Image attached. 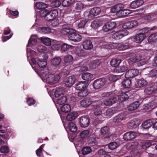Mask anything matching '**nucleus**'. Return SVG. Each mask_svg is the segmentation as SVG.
I'll return each mask as SVG.
<instances>
[{
  "label": "nucleus",
  "mask_w": 157,
  "mask_h": 157,
  "mask_svg": "<svg viewBox=\"0 0 157 157\" xmlns=\"http://www.w3.org/2000/svg\"><path fill=\"white\" fill-rule=\"evenodd\" d=\"M41 77L43 80L46 81L49 84H55L59 82L60 76L59 74L56 75L52 74L51 71L48 69H45L41 74Z\"/></svg>",
  "instance_id": "f257e3e1"
},
{
  "label": "nucleus",
  "mask_w": 157,
  "mask_h": 157,
  "mask_svg": "<svg viewBox=\"0 0 157 157\" xmlns=\"http://www.w3.org/2000/svg\"><path fill=\"white\" fill-rule=\"evenodd\" d=\"M37 36L36 35H32L29 41V43L27 45V57H31L35 54V52L28 48V46H30L31 45H35L37 43Z\"/></svg>",
  "instance_id": "f03ea898"
},
{
  "label": "nucleus",
  "mask_w": 157,
  "mask_h": 157,
  "mask_svg": "<svg viewBox=\"0 0 157 157\" xmlns=\"http://www.w3.org/2000/svg\"><path fill=\"white\" fill-rule=\"evenodd\" d=\"M109 96V98L106 99L103 101L104 104L106 106H110L115 103L117 101V98L111 92L105 93L102 94V97Z\"/></svg>",
  "instance_id": "7ed1b4c3"
},
{
  "label": "nucleus",
  "mask_w": 157,
  "mask_h": 157,
  "mask_svg": "<svg viewBox=\"0 0 157 157\" xmlns=\"http://www.w3.org/2000/svg\"><path fill=\"white\" fill-rule=\"evenodd\" d=\"M104 48L107 49H116L119 50H125L128 48L127 45H124L122 43L119 44L111 43L108 44H105L104 45Z\"/></svg>",
  "instance_id": "20e7f679"
},
{
  "label": "nucleus",
  "mask_w": 157,
  "mask_h": 157,
  "mask_svg": "<svg viewBox=\"0 0 157 157\" xmlns=\"http://www.w3.org/2000/svg\"><path fill=\"white\" fill-rule=\"evenodd\" d=\"M117 26L116 23L113 21H110L106 23L103 26V30L105 32L108 33H110L113 32V30Z\"/></svg>",
  "instance_id": "39448f33"
},
{
  "label": "nucleus",
  "mask_w": 157,
  "mask_h": 157,
  "mask_svg": "<svg viewBox=\"0 0 157 157\" xmlns=\"http://www.w3.org/2000/svg\"><path fill=\"white\" fill-rule=\"evenodd\" d=\"M105 10V8L104 6L101 7V8L98 7L94 8L90 11L87 17L89 18L94 17L99 14L101 11L104 12Z\"/></svg>",
  "instance_id": "423d86ee"
},
{
  "label": "nucleus",
  "mask_w": 157,
  "mask_h": 157,
  "mask_svg": "<svg viewBox=\"0 0 157 157\" xmlns=\"http://www.w3.org/2000/svg\"><path fill=\"white\" fill-rule=\"evenodd\" d=\"M138 24V22L136 20L127 21L123 23L122 27L124 29H131L137 26Z\"/></svg>",
  "instance_id": "0eeeda50"
},
{
  "label": "nucleus",
  "mask_w": 157,
  "mask_h": 157,
  "mask_svg": "<svg viewBox=\"0 0 157 157\" xmlns=\"http://www.w3.org/2000/svg\"><path fill=\"white\" fill-rule=\"evenodd\" d=\"M69 39L71 41L75 42L81 41L82 37L81 35L75 33V30L74 29L73 32L71 33L68 36Z\"/></svg>",
  "instance_id": "6e6552de"
},
{
  "label": "nucleus",
  "mask_w": 157,
  "mask_h": 157,
  "mask_svg": "<svg viewBox=\"0 0 157 157\" xmlns=\"http://www.w3.org/2000/svg\"><path fill=\"white\" fill-rule=\"evenodd\" d=\"M90 123V119L87 116H82L79 119V123L80 126L83 128L88 126Z\"/></svg>",
  "instance_id": "1a4fd4ad"
},
{
  "label": "nucleus",
  "mask_w": 157,
  "mask_h": 157,
  "mask_svg": "<svg viewBox=\"0 0 157 157\" xmlns=\"http://www.w3.org/2000/svg\"><path fill=\"white\" fill-rule=\"evenodd\" d=\"M105 78H101L95 80L93 83V86L95 89H98L102 87L105 84Z\"/></svg>",
  "instance_id": "9d476101"
},
{
  "label": "nucleus",
  "mask_w": 157,
  "mask_h": 157,
  "mask_svg": "<svg viewBox=\"0 0 157 157\" xmlns=\"http://www.w3.org/2000/svg\"><path fill=\"white\" fill-rule=\"evenodd\" d=\"M139 73V71L138 69L132 68L129 69L126 72L125 76L127 78H133L137 75Z\"/></svg>",
  "instance_id": "9b49d317"
},
{
  "label": "nucleus",
  "mask_w": 157,
  "mask_h": 157,
  "mask_svg": "<svg viewBox=\"0 0 157 157\" xmlns=\"http://www.w3.org/2000/svg\"><path fill=\"white\" fill-rule=\"evenodd\" d=\"M128 34L127 31L124 30H120L117 31L113 35V38L117 40L122 38Z\"/></svg>",
  "instance_id": "f8f14e48"
},
{
  "label": "nucleus",
  "mask_w": 157,
  "mask_h": 157,
  "mask_svg": "<svg viewBox=\"0 0 157 157\" xmlns=\"http://www.w3.org/2000/svg\"><path fill=\"white\" fill-rule=\"evenodd\" d=\"M146 36L144 33H139L132 37L131 39L133 41L137 43H141L145 38Z\"/></svg>",
  "instance_id": "ddd939ff"
},
{
  "label": "nucleus",
  "mask_w": 157,
  "mask_h": 157,
  "mask_svg": "<svg viewBox=\"0 0 157 157\" xmlns=\"http://www.w3.org/2000/svg\"><path fill=\"white\" fill-rule=\"evenodd\" d=\"M96 102V101H93L92 99L87 98L82 101L80 104L82 107L87 108L91 104L93 106H95Z\"/></svg>",
  "instance_id": "4468645a"
},
{
  "label": "nucleus",
  "mask_w": 157,
  "mask_h": 157,
  "mask_svg": "<svg viewBox=\"0 0 157 157\" xmlns=\"http://www.w3.org/2000/svg\"><path fill=\"white\" fill-rule=\"evenodd\" d=\"M76 80L75 77L72 75L67 77L64 81V84L66 86L71 87L75 83Z\"/></svg>",
  "instance_id": "2eb2a0df"
},
{
  "label": "nucleus",
  "mask_w": 157,
  "mask_h": 157,
  "mask_svg": "<svg viewBox=\"0 0 157 157\" xmlns=\"http://www.w3.org/2000/svg\"><path fill=\"white\" fill-rule=\"evenodd\" d=\"M151 145L152 144L151 141H148L146 142L142 145L141 149H139L136 151L135 154V155L137 156H140L143 152L144 150L150 147Z\"/></svg>",
  "instance_id": "dca6fc26"
},
{
  "label": "nucleus",
  "mask_w": 157,
  "mask_h": 157,
  "mask_svg": "<svg viewBox=\"0 0 157 157\" xmlns=\"http://www.w3.org/2000/svg\"><path fill=\"white\" fill-rule=\"evenodd\" d=\"M124 8V6L123 4H118L113 6L111 8V11L112 13H116V16L118 17V13L121 12Z\"/></svg>",
  "instance_id": "f3484780"
},
{
  "label": "nucleus",
  "mask_w": 157,
  "mask_h": 157,
  "mask_svg": "<svg viewBox=\"0 0 157 157\" xmlns=\"http://www.w3.org/2000/svg\"><path fill=\"white\" fill-rule=\"evenodd\" d=\"M137 136L136 132H128L125 133L123 135V138L126 140H130L135 138Z\"/></svg>",
  "instance_id": "a211bd4d"
},
{
  "label": "nucleus",
  "mask_w": 157,
  "mask_h": 157,
  "mask_svg": "<svg viewBox=\"0 0 157 157\" xmlns=\"http://www.w3.org/2000/svg\"><path fill=\"white\" fill-rule=\"evenodd\" d=\"M157 104V98H156L155 100L152 101L148 104H144V109L147 112L151 110L153 107L155 106Z\"/></svg>",
  "instance_id": "6ab92c4d"
},
{
  "label": "nucleus",
  "mask_w": 157,
  "mask_h": 157,
  "mask_svg": "<svg viewBox=\"0 0 157 157\" xmlns=\"http://www.w3.org/2000/svg\"><path fill=\"white\" fill-rule=\"evenodd\" d=\"M126 90L127 91H126L125 89H124L122 92L120 93L118 96V100L119 101H124L128 99L129 97L126 93L129 90Z\"/></svg>",
  "instance_id": "aec40b11"
},
{
  "label": "nucleus",
  "mask_w": 157,
  "mask_h": 157,
  "mask_svg": "<svg viewBox=\"0 0 157 157\" xmlns=\"http://www.w3.org/2000/svg\"><path fill=\"white\" fill-rule=\"evenodd\" d=\"M102 105V103L100 101H97L95 103V106H93L95 109L94 114L95 115H100L102 113L101 111L100 108Z\"/></svg>",
  "instance_id": "412c9836"
},
{
  "label": "nucleus",
  "mask_w": 157,
  "mask_h": 157,
  "mask_svg": "<svg viewBox=\"0 0 157 157\" xmlns=\"http://www.w3.org/2000/svg\"><path fill=\"white\" fill-rule=\"evenodd\" d=\"M88 85V82L85 81H81L76 85L75 89L77 90H81L86 88H87Z\"/></svg>",
  "instance_id": "4be33fe9"
},
{
  "label": "nucleus",
  "mask_w": 157,
  "mask_h": 157,
  "mask_svg": "<svg viewBox=\"0 0 157 157\" xmlns=\"http://www.w3.org/2000/svg\"><path fill=\"white\" fill-rule=\"evenodd\" d=\"M140 105V103L139 101H136L130 104L128 106V110L129 112H132L137 109Z\"/></svg>",
  "instance_id": "5701e85b"
},
{
  "label": "nucleus",
  "mask_w": 157,
  "mask_h": 157,
  "mask_svg": "<svg viewBox=\"0 0 157 157\" xmlns=\"http://www.w3.org/2000/svg\"><path fill=\"white\" fill-rule=\"evenodd\" d=\"M83 48L87 50H89L93 48V45L92 42L89 40H86L83 42L82 44Z\"/></svg>",
  "instance_id": "b1692460"
},
{
  "label": "nucleus",
  "mask_w": 157,
  "mask_h": 157,
  "mask_svg": "<svg viewBox=\"0 0 157 157\" xmlns=\"http://www.w3.org/2000/svg\"><path fill=\"white\" fill-rule=\"evenodd\" d=\"M62 42L61 41H57L56 40H53L52 41V46L51 48L54 50H59L61 47V45Z\"/></svg>",
  "instance_id": "393cba45"
},
{
  "label": "nucleus",
  "mask_w": 157,
  "mask_h": 157,
  "mask_svg": "<svg viewBox=\"0 0 157 157\" xmlns=\"http://www.w3.org/2000/svg\"><path fill=\"white\" fill-rule=\"evenodd\" d=\"M144 2L143 0H136L132 2L130 6L132 9H135L143 5Z\"/></svg>",
  "instance_id": "a878e982"
},
{
  "label": "nucleus",
  "mask_w": 157,
  "mask_h": 157,
  "mask_svg": "<svg viewBox=\"0 0 157 157\" xmlns=\"http://www.w3.org/2000/svg\"><path fill=\"white\" fill-rule=\"evenodd\" d=\"M138 145V142L135 141L128 143L126 144L125 147L127 149L131 150L135 148Z\"/></svg>",
  "instance_id": "bb28decb"
},
{
  "label": "nucleus",
  "mask_w": 157,
  "mask_h": 157,
  "mask_svg": "<svg viewBox=\"0 0 157 157\" xmlns=\"http://www.w3.org/2000/svg\"><path fill=\"white\" fill-rule=\"evenodd\" d=\"M74 29L66 27V25H63L62 29L61 30V33L63 35L70 34L71 33L73 32Z\"/></svg>",
  "instance_id": "cd10ccee"
},
{
  "label": "nucleus",
  "mask_w": 157,
  "mask_h": 157,
  "mask_svg": "<svg viewBox=\"0 0 157 157\" xmlns=\"http://www.w3.org/2000/svg\"><path fill=\"white\" fill-rule=\"evenodd\" d=\"M147 84V82L144 79H141L136 81L135 86L137 88H141L146 86Z\"/></svg>",
  "instance_id": "c85d7f7f"
},
{
  "label": "nucleus",
  "mask_w": 157,
  "mask_h": 157,
  "mask_svg": "<svg viewBox=\"0 0 157 157\" xmlns=\"http://www.w3.org/2000/svg\"><path fill=\"white\" fill-rule=\"evenodd\" d=\"M157 89L153 86L146 88L144 90V94L146 97H147L155 92Z\"/></svg>",
  "instance_id": "c756f323"
},
{
  "label": "nucleus",
  "mask_w": 157,
  "mask_h": 157,
  "mask_svg": "<svg viewBox=\"0 0 157 157\" xmlns=\"http://www.w3.org/2000/svg\"><path fill=\"white\" fill-rule=\"evenodd\" d=\"M58 14V11L56 10L49 11V14L48 15V20H52L56 17Z\"/></svg>",
  "instance_id": "7c9ffc66"
},
{
  "label": "nucleus",
  "mask_w": 157,
  "mask_h": 157,
  "mask_svg": "<svg viewBox=\"0 0 157 157\" xmlns=\"http://www.w3.org/2000/svg\"><path fill=\"white\" fill-rule=\"evenodd\" d=\"M61 62V59L60 57L56 56L52 59L51 63L52 65L53 66L57 67L60 65Z\"/></svg>",
  "instance_id": "2f4dec72"
},
{
  "label": "nucleus",
  "mask_w": 157,
  "mask_h": 157,
  "mask_svg": "<svg viewBox=\"0 0 157 157\" xmlns=\"http://www.w3.org/2000/svg\"><path fill=\"white\" fill-rule=\"evenodd\" d=\"M84 7V5L81 2H78L75 6L76 10H78L79 12H78V14L75 15V18H78L80 16V12Z\"/></svg>",
  "instance_id": "473e14b6"
},
{
  "label": "nucleus",
  "mask_w": 157,
  "mask_h": 157,
  "mask_svg": "<svg viewBox=\"0 0 157 157\" xmlns=\"http://www.w3.org/2000/svg\"><path fill=\"white\" fill-rule=\"evenodd\" d=\"M132 13V11L129 10L123 9L121 12L118 13V17H123L128 16Z\"/></svg>",
  "instance_id": "72a5a7b5"
},
{
  "label": "nucleus",
  "mask_w": 157,
  "mask_h": 157,
  "mask_svg": "<svg viewBox=\"0 0 157 157\" xmlns=\"http://www.w3.org/2000/svg\"><path fill=\"white\" fill-rule=\"evenodd\" d=\"M78 116V114L76 112H72L67 115L66 119L68 121H72L76 119Z\"/></svg>",
  "instance_id": "f704fd0d"
},
{
  "label": "nucleus",
  "mask_w": 157,
  "mask_h": 157,
  "mask_svg": "<svg viewBox=\"0 0 157 157\" xmlns=\"http://www.w3.org/2000/svg\"><path fill=\"white\" fill-rule=\"evenodd\" d=\"M125 117V115L124 114H118L114 118L113 121L116 124H118L124 119Z\"/></svg>",
  "instance_id": "c9c22d12"
},
{
  "label": "nucleus",
  "mask_w": 157,
  "mask_h": 157,
  "mask_svg": "<svg viewBox=\"0 0 157 157\" xmlns=\"http://www.w3.org/2000/svg\"><path fill=\"white\" fill-rule=\"evenodd\" d=\"M101 134L105 137L107 136L110 133V129L109 127L105 126L101 128L100 130Z\"/></svg>",
  "instance_id": "e433bc0d"
},
{
  "label": "nucleus",
  "mask_w": 157,
  "mask_h": 157,
  "mask_svg": "<svg viewBox=\"0 0 157 157\" xmlns=\"http://www.w3.org/2000/svg\"><path fill=\"white\" fill-rule=\"evenodd\" d=\"M90 93V91L87 88H86L81 90L78 93V96L81 97H84L87 96Z\"/></svg>",
  "instance_id": "4c0bfd02"
},
{
  "label": "nucleus",
  "mask_w": 157,
  "mask_h": 157,
  "mask_svg": "<svg viewBox=\"0 0 157 157\" xmlns=\"http://www.w3.org/2000/svg\"><path fill=\"white\" fill-rule=\"evenodd\" d=\"M102 23L101 19H97L92 22L91 24V27L94 29L97 28L101 25Z\"/></svg>",
  "instance_id": "58836bf2"
},
{
  "label": "nucleus",
  "mask_w": 157,
  "mask_h": 157,
  "mask_svg": "<svg viewBox=\"0 0 157 157\" xmlns=\"http://www.w3.org/2000/svg\"><path fill=\"white\" fill-rule=\"evenodd\" d=\"M82 79L86 81H89L93 79V75L89 73H85L82 75Z\"/></svg>",
  "instance_id": "ea45409f"
},
{
  "label": "nucleus",
  "mask_w": 157,
  "mask_h": 157,
  "mask_svg": "<svg viewBox=\"0 0 157 157\" xmlns=\"http://www.w3.org/2000/svg\"><path fill=\"white\" fill-rule=\"evenodd\" d=\"M140 124V121L135 119L134 121H131L128 124L129 128H135L138 127Z\"/></svg>",
  "instance_id": "a19ab883"
},
{
  "label": "nucleus",
  "mask_w": 157,
  "mask_h": 157,
  "mask_svg": "<svg viewBox=\"0 0 157 157\" xmlns=\"http://www.w3.org/2000/svg\"><path fill=\"white\" fill-rule=\"evenodd\" d=\"M153 121L151 119L148 120L144 122L142 124V126L144 128H148L153 125Z\"/></svg>",
  "instance_id": "79ce46f5"
},
{
  "label": "nucleus",
  "mask_w": 157,
  "mask_h": 157,
  "mask_svg": "<svg viewBox=\"0 0 157 157\" xmlns=\"http://www.w3.org/2000/svg\"><path fill=\"white\" fill-rule=\"evenodd\" d=\"M121 60L120 59L117 58H113L112 59L110 62V64L113 67H116L118 66L121 63Z\"/></svg>",
  "instance_id": "37998d69"
},
{
  "label": "nucleus",
  "mask_w": 157,
  "mask_h": 157,
  "mask_svg": "<svg viewBox=\"0 0 157 157\" xmlns=\"http://www.w3.org/2000/svg\"><path fill=\"white\" fill-rule=\"evenodd\" d=\"M117 110V108L113 107L108 109L106 111V115L108 117H110L116 113Z\"/></svg>",
  "instance_id": "c03bdc74"
},
{
  "label": "nucleus",
  "mask_w": 157,
  "mask_h": 157,
  "mask_svg": "<svg viewBox=\"0 0 157 157\" xmlns=\"http://www.w3.org/2000/svg\"><path fill=\"white\" fill-rule=\"evenodd\" d=\"M37 64L40 67L42 68L46 67L47 63L46 61L43 60L42 58L40 56L38 58Z\"/></svg>",
  "instance_id": "a18cd8bd"
},
{
  "label": "nucleus",
  "mask_w": 157,
  "mask_h": 157,
  "mask_svg": "<svg viewBox=\"0 0 157 157\" xmlns=\"http://www.w3.org/2000/svg\"><path fill=\"white\" fill-rule=\"evenodd\" d=\"M61 47L62 51L65 52L69 49H73L74 46L66 43H62L61 45Z\"/></svg>",
  "instance_id": "49530a36"
},
{
  "label": "nucleus",
  "mask_w": 157,
  "mask_h": 157,
  "mask_svg": "<svg viewBox=\"0 0 157 157\" xmlns=\"http://www.w3.org/2000/svg\"><path fill=\"white\" fill-rule=\"evenodd\" d=\"M120 145V143L118 142H112L109 144L108 147L111 150H114L117 148Z\"/></svg>",
  "instance_id": "de8ad7c7"
},
{
  "label": "nucleus",
  "mask_w": 157,
  "mask_h": 157,
  "mask_svg": "<svg viewBox=\"0 0 157 157\" xmlns=\"http://www.w3.org/2000/svg\"><path fill=\"white\" fill-rule=\"evenodd\" d=\"M123 87L126 89H129L131 84V81L130 79H127L124 80L122 82Z\"/></svg>",
  "instance_id": "09e8293b"
},
{
  "label": "nucleus",
  "mask_w": 157,
  "mask_h": 157,
  "mask_svg": "<svg viewBox=\"0 0 157 157\" xmlns=\"http://www.w3.org/2000/svg\"><path fill=\"white\" fill-rule=\"evenodd\" d=\"M127 69V67L125 66H121L114 69V71L117 73H121L125 71Z\"/></svg>",
  "instance_id": "8fccbe9b"
},
{
  "label": "nucleus",
  "mask_w": 157,
  "mask_h": 157,
  "mask_svg": "<svg viewBox=\"0 0 157 157\" xmlns=\"http://www.w3.org/2000/svg\"><path fill=\"white\" fill-rule=\"evenodd\" d=\"M68 127L70 131L72 132H75L77 131V128L76 125L72 122L69 123Z\"/></svg>",
  "instance_id": "3c124183"
},
{
  "label": "nucleus",
  "mask_w": 157,
  "mask_h": 157,
  "mask_svg": "<svg viewBox=\"0 0 157 157\" xmlns=\"http://www.w3.org/2000/svg\"><path fill=\"white\" fill-rule=\"evenodd\" d=\"M61 110L63 112L67 113L71 110V106L67 104L64 105L61 107Z\"/></svg>",
  "instance_id": "603ef678"
},
{
  "label": "nucleus",
  "mask_w": 157,
  "mask_h": 157,
  "mask_svg": "<svg viewBox=\"0 0 157 157\" xmlns=\"http://www.w3.org/2000/svg\"><path fill=\"white\" fill-rule=\"evenodd\" d=\"M73 59V56L70 55H68L64 56L63 61L65 63H68L72 62Z\"/></svg>",
  "instance_id": "864d4df0"
},
{
  "label": "nucleus",
  "mask_w": 157,
  "mask_h": 157,
  "mask_svg": "<svg viewBox=\"0 0 157 157\" xmlns=\"http://www.w3.org/2000/svg\"><path fill=\"white\" fill-rule=\"evenodd\" d=\"M41 40L42 43L47 46H49L52 43L50 39L47 37L41 38Z\"/></svg>",
  "instance_id": "5fc2aeb1"
},
{
  "label": "nucleus",
  "mask_w": 157,
  "mask_h": 157,
  "mask_svg": "<svg viewBox=\"0 0 157 157\" xmlns=\"http://www.w3.org/2000/svg\"><path fill=\"white\" fill-rule=\"evenodd\" d=\"M75 2V0H63L62 5L64 6H69L74 3Z\"/></svg>",
  "instance_id": "6e6d98bb"
},
{
  "label": "nucleus",
  "mask_w": 157,
  "mask_h": 157,
  "mask_svg": "<svg viewBox=\"0 0 157 157\" xmlns=\"http://www.w3.org/2000/svg\"><path fill=\"white\" fill-rule=\"evenodd\" d=\"M67 101V98L65 96H63L59 98L57 101V103L59 105L65 103Z\"/></svg>",
  "instance_id": "4d7b16f0"
},
{
  "label": "nucleus",
  "mask_w": 157,
  "mask_h": 157,
  "mask_svg": "<svg viewBox=\"0 0 157 157\" xmlns=\"http://www.w3.org/2000/svg\"><path fill=\"white\" fill-rule=\"evenodd\" d=\"M40 14L41 17H44L46 19L48 20L47 15L49 14V10L45 9L41 10L40 11Z\"/></svg>",
  "instance_id": "13d9d810"
},
{
  "label": "nucleus",
  "mask_w": 157,
  "mask_h": 157,
  "mask_svg": "<svg viewBox=\"0 0 157 157\" xmlns=\"http://www.w3.org/2000/svg\"><path fill=\"white\" fill-rule=\"evenodd\" d=\"M36 7L39 9H45L47 7V5L42 2H38L36 4Z\"/></svg>",
  "instance_id": "bf43d9fd"
},
{
  "label": "nucleus",
  "mask_w": 157,
  "mask_h": 157,
  "mask_svg": "<svg viewBox=\"0 0 157 157\" xmlns=\"http://www.w3.org/2000/svg\"><path fill=\"white\" fill-rule=\"evenodd\" d=\"M40 32L45 33H49L51 32V29L48 27H42L39 28Z\"/></svg>",
  "instance_id": "052dcab7"
},
{
  "label": "nucleus",
  "mask_w": 157,
  "mask_h": 157,
  "mask_svg": "<svg viewBox=\"0 0 157 157\" xmlns=\"http://www.w3.org/2000/svg\"><path fill=\"white\" fill-rule=\"evenodd\" d=\"M91 151V149L89 147H84L82 150V154L84 155H86L90 153Z\"/></svg>",
  "instance_id": "680f3d73"
},
{
  "label": "nucleus",
  "mask_w": 157,
  "mask_h": 157,
  "mask_svg": "<svg viewBox=\"0 0 157 157\" xmlns=\"http://www.w3.org/2000/svg\"><path fill=\"white\" fill-rule=\"evenodd\" d=\"M9 149L7 146H2L0 148V151L2 153H7L9 152Z\"/></svg>",
  "instance_id": "e2e57ef3"
},
{
  "label": "nucleus",
  "mask_w": 157,
  "mask_h": 157,
  "mask_svg": "<svg viewBox=\"0 0 157 157\" xmlns=\"http://www.w3.org/2000/svg\"><path fill=\"white\" fill-rule=\"evenodd\" d=\"M89 131L88 130H85L82 131L80 133V136L81 138L86 137L89 134Z\"/></svg>",
  "instance_id": "0e129e2a"
},
{
  "label": "nucleus",
  "mask_w": 157,
  "mask_h": 157,
  "mask_svg": "<svg viewBox=\"0 0 157 157\" xmlns=\"http://www.w3.org/2000/svg\"><path fill=\"white\" fill-rule=\"evenodd\" d=\"M61 5V2L59 0H55L52 2L51 6L52 7H59Z\"/></svg>",
  "instance_id": "69168bd1"
},
{
  "label": "nucleus",
  "mask_w": 157,
  "mask_h": 157,
  "mask_svg": "<svg viewBox=\"0 0 157 157\" xmlns=\"http://www.w3.org/2000/svg\"><path fill=\"white\" fill-rule=\"evenodd\" d=\"M76 54L79 56H85L84 51L82 49H78L76 50Z\"/></svg>",
  "instance_id": "338daca9"
},
{
  "label": "nucleus",
  "mask_w": 157,
  "mask_h": 157,
  "mask_svg": "<svg viewBox=\"0 0 157 157\" xmlns=\"http://www.w3.org/2000/svg\"><path fill=\"white\" fill-rule=\"evenodd\" d=\"M149 77L151 78H155L157 77V71L156 70H152L150 71L149 74Z\"/></svg>",
  "instance_id": "774afa93"
}]
</instances>
